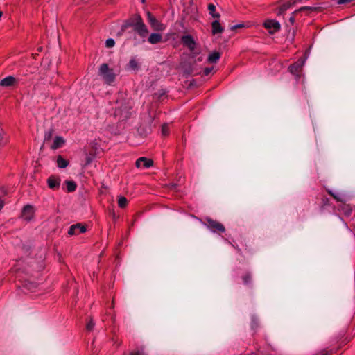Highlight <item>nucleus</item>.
<instances>
[{
	"instance_id": "39448f33",
	"label": "nucleus",
	"mask_w": 355,
	"mask_h": 355,
	"mask_svg": "<svg viewBox=\"0 0 355 355\" xmlns=\"http://www.w3.org/2000/svg\"><path fill=\"white\" fill-rule=\"evenodd\" d=\"M143 21L141 17L139 15H136L125 21V23L121 26V33L124 32L129 27H134L135 28L140 22Z\"/></svg>"
},
{
	"instance_id": "b1692460",
	"label": "nucleus",
	"mask_w": 355,
	"mask_h": 355,
	"mask_svg": "<svg viewBox=\"0 0 355 355\" xmlns=\"http://www.w3.org/2000/svg\"><path fill=\"white\" fill-rule=\"evenodd\" d=\"M7 137L5 136L4 131L0 128V146H3L7 143Z\"/></svg>"
},
{
	"instance_id": "a211bd4d",
	"label": "nucleus",
	"mask_w": 355,
	"mask_h": 355,
	"mask_svg": "<svg viewBox=\"0 0 355 355\" xmlns=\"http://www.w3.org/2000/svg\"><path fill=\"white\" fill-rule=\"evenodd\" d=\"M221 56L220 53L218 51H214L209 54L207 58V61L210 63H216Z\"/></svg>"
},
{
	"instance_id": "7c9ffc66",
	"label": "nucleus",
	"mask_w": 355,
	"mask_h": 355,
	"mask_svg": "<svg viewBox=\"0 0 355 355\" xmlns=\"http://www.w3.org/2000/svg\"><path fill=\"white\" fill-rule=\"evenodd\" d=\"M94 327V323L92 320H90L87 324V326H86V329L87 331H90L93 329Z\"/></svg>"
},
{
	"instance_id": "c85d7f7f",
	"label": "nucleus",
	"mask_w": 355,
	"mask_h": 355,
	"mask_svg": "<svg viewBox=\"0 0 355 355\" xmlns=\"http://www.w3.org/2000/svg\"><path fill=\"white\" fill-rule=\"evenodd\" d=\"M114 45L115 41L112 38H109L105 41V46L107 48H112Z\"/></svg>"
},
{
	"instance_id": "2eb2a0df",
	"label": "nucleus",
	"mask_w": 355,
	"mask_h": 355,
	"mask_svg": "<svg viewBox=\"0 0 355 355\" xmlns=\"http://www.w3.org/2000/svg\"><path fill=\"white\" fill-rule=\"evenodd\" d=\"M315 10V8H312V7H309V6H303V7H301L300 9L298 10H295L292 14H291V16L289 18V22L291 24H293L295 21V15H297V13H299L300 12L302 11V10Z\"/></svg>"
},
{
	"instance_id": "ea45409f",
	"label": "nucleus",
	"mask_w": 355,
	"mask_h": 355,
	"mask_svg": "<svg viewBox=\"0 0 355 355\" xmlns=\"http://www.w3.org/2000/svg\"><path fill=\"white\" fill-rule=\"evenodd\" d=\"M328 193H329V195H331L332 197H333V196H336V195H335V194H334V193H332V191H328Z\"/></svg>"
},
{
	"instance_id": "ddd939ff",
	"label": "nucleus",
	"mask_w": 355,
	"mask_h": 355,
	"mask_svg": "<svg viewBox=\"0 0 355 355\" xmlns=\"http://www.w3.org/2000/svg\"><path fill=\"white\" fill-rule=\"evenodd\" d=\"M138 26L134 28V30L139 34V36H141V37H146V35H148V30L146 27V26L145 25V24L144 23V21H142L141 22H140L139 24H137Z\"/></svg>"
},
{
	"instance_id": "72a5a7b5",
	"label": "nucleus",
	"mask_w": 355,
	"mask_h": 355,
	"mask_svg": "<svg viewBox=\"0 0 355 355\" xmlns=\"http://www.w3.org/2000/svg\"><path fill=\"white\" fill-rule=\"evenodd\" d=\"M243 26H243V24H237V25H234V26H232V27H231V30L234 31V30H236V29H237V28H243Z\"/></svg>"
},
{
	"instance_id": "9b49d317",
	"label": "nucleus",
	"mask_w": 355,
	"mask_h": 355,
	"mask_svg": "<svg viewBox=\"0 0 355 355\" xmlns=\"http://www.w3.org/2000/svg\"><path fill=\"white\" fill-rule=\"evenodd\" d=\"M34 215V208L30 205L24 206L22 209L21 216L26 220H31Z\"/></svg>"
},
{
	"instance_id": "c9c22d12",
	"label": "nucleus",
	"mask_w": 355,
	"mask_h": 355,
	"mask_svg": "<svg viewBox=\"0 0 355 355\" xmlns=\"http://www.w3.org/2000/svg\"><path fill=\"white\" fill-rule=\"evenodd\" d=\"M4 206V201L0 198V211Z\"/></svg>"
},
{
	"instance_id": "412c9836",
	"label": "nucleus",
	"mask_w": 355,
	"mask_h": 355,
	"mask_svg": "<svg viewBox=\"0 0 355 355\" xmlns=\"http://www.w3.org/2000/svg\"><path fill=\"white\" fill-rule=\"evenodd\" d=\"M208 9L209 10V13L210 15H211V16L214 18H217L218 19L220 17V14L218 13H216L215 11H216V6L212 4V3H209L208 5Z\"/></svg>"
},
{
	"instance_id": "f8f14e48",
	"label": "nucleus",
	"mask_w": 355,
	"mask_h": 355,
	"mask_svg": "<svg viewBox=\"0 0 355 355\" xmlns=\"http://www.w3.org/2000/svg\"><path fill=\"white\" fill-rule=\"evenodd\" d=\"M304 64V60H298L296 62L293 63L289 67V71L291 73L295 74L297 76H300V72L301 71V69L302 68V66Z\"/></svg>"
},
{
	"instance_id": "bb28decb",
	"label": "nucleus",
	"mask_w": 355,
	"mask_h": 355,
	"mask_svg": "<svg viewBox=\"0 0 355 355\" xmlns=\"http://www.w3.org/2000/svg\"><path fill=\"white\" fill-rule=\"evenodd\" d=\"M243 282L245 285L250 284L252 282V276L250 273L245 274L243 276Z\"/></svg>"
},
{
	"instance_id": "c756f323",
	"label": "nucleus",
	"mask_w": 355,
	"mask_h": 355,
	"mask_svg": "<svg viewBox=\"0 0 355 355\" xmlns=\"http://www.w3.org/2000/svg\"><path fill=\"white\" fill-rule=\"evenodd\" d=\"M251 327L252 329L258 327V319L255 316L252 317Z\"/></svg>"
},
{
	"instance_id": "2f4dec72",
	"label": "nucleus",
	"mask_w": 355,
	"mask_h": 355,
	"mask_svg": "<svg viewBox=\"0 0 355 355\" xmlns=\"http://www.w3.org/2000/svg\"><path fill=\"white\" fill-rule=\"evenodd\" d=\"M184 72L188 75H192L193 73V67L191 66H189L188 68H184Z\"/></svg>"
},
{
	"instance_id": "f3484780",
	"label": "nucleus",
	"mask_w": 355,
	"mask_h": 355,
	"mask_svg": "<svg viewBox=\"0 0 355 355\" xmlns=\"http://www.w3.org/2000/svg\"><path fill=\"white\" fill-rule=\"evenodd\" d=\"M212 27V33L214 35L218 33H222L223 32V28L220 25V22L218 20H215L211 23Z\"/></svg>"
},
{
	"instance_id": "5701e85b",
	"label": "nucleus",
	"mask_w": 355,
	"mask_h": 355,
	"mask_svg": "<svg viewBox=\"0 0 355 355\" xmlns=\"http://www.w3.org/2000/svg\"><path fill=\"white\" fill-rule=\"evenodd\" d=\"M118 205L121 208H124L128 205V200L124 196H119Z\"/></svg>"
},
{
	"instance_id": "7ed1b4c3",
	"label": "nucleus",
	"mask_w": 355,
	"mask_h": 355,
	"mask_svg": "<svg viewBox=\"0 0 355 355\" xmlns=\"http://www.w3.org/2000/svg\"><path fill=\"white\" fill-rule=\"evenodd\" d=\"M147 20L151 28L156 31H162L165 29V26L158 21L155 16L150 12H146Z\"/></svg>"
},
{
	"instance_id": "9d476101",
	"label": "nucleus",
	"mask_w": 355,
	"mask_h": 355,
	"mask_svg": "<svg viewBox=\"0 0 355 355\" xmlns=\"http://www.w3.org/2000/svg\"><path fill=\"white\" fill-rule=\"evenodd\" d=\"M153 160L148 159L145 157H139L137 159L135 165L137 168H148L153 166Z\"/></svg>"
},
{
	"instance_id": "473e14b6",
	"label": "nucleus",
	"mask_w": 355,
	"mask_h": 355,
	"mask_svg": "<svg viewBox=\"0 0 355 355\" xmlns=\"http://www.w3.org/2000/svg\"><path fill=\"white\" fill-rule=\"evenodd\" d=\"M213 70V67H207L204 69V75L205 76H208L210 74V73Z\"/></svg>"
},
{
	"instance_id": "20e7f679",
	"label": "nucleus",
	"mask_w": 355,
	"mask_h": 355,
	"mask_svg": "<svg viewBox=\"0 0 355 355\" xmlns=\"http://www.w3.org/2000/svg\"><path fill=\"white\" fill-rule=\"evenodd\" d=\"M181 42L182 44L187 47L193 54V57L197 54V53L194 52L196 43L191 35H185L182 36Z\"/></svg>"
},
{
	"instance_id": "393cba45",
	"label": "nucleus",
	"mask_w": 355,
	"mask_h": 355,
	"mask_svg": "<svg viewBox=\"0 0 355 355\" xmlns=\"http://www.w3.org/2000/svg\"><path fill=\"white\" fill-rule=\"evenodd\" d=\"M53 137V130L49 129V130H46L44 134V143L49 141Z\"/></svg>"
},
{
	"instance_id": "79ce46f5",
	"label": "nucleus",
	"mask_w": 355,
	"mask_h": 355,
	"mask_svg": "<svg viewBox=\"0 0 355 355\" xmlns=\"http://www.w3.org/2000/svg\"><path fill=\"white\" fill-rule=\"evenodd\" d=\"M302 0H295L294 2L293 3V4L298 2V1H301Z\"/></svg>"
},
{
	"instance_id": "cd10ccee",
	"label": "nucleus",
	"mask_w": 355,
	"mask_h": 355,
	"mask_svg": "<svg viewBox=\"0 0 355 355\" xmlns=\"http://www.w3.org/2000/svg\"><path fill=\"white\" fill-rule=\"evenodd\" d=\"M162 133L164 136H167L169 133V128L167 123H164L162 128Z\"/></svg>"
},
{
	"instance_id": "f257e3e1",
	"label": "nucleus",
	"mask_w": 355,
	"mask_h": 355,
	"mask_svg": "<svg viewBox=\"0 0 355 355\" xmlns=\"http://www.w3.org/2000/svg\"><path fill=\"white\" fill-rule=\"evenodd\" d=\"M98 76L106 84L111 85L114 82L117 73L112 68H110L107 63H103L99 67Z\"/></svg>"
},
{
	"instance_id": "4be33fe9",
	"label": "nucleus",
	"mask_w": 355,
	"mask_h": 355,
	"mask_svg": "<svg viewBox=\"0 0 355 355\" xmlns=\"http://www.w3.org/2000/svg\"><path fill=\"white\" fill-rule=\"evenodd\" d=\"M128 68L132 70H137L139 67L138 62L135 59L132 58L128 62Z\"/></svg>"
},
{
	"instance_id": "a19ab883",
	"label": "nucleus",
	"mask_w": 355,
	"mask_h": 355,
	"mask_svg": "<svg viewBox=\"0 0 355 355\" xmlns=\"http://www.w3.org/2000/svg\"><path fill=\"white\" fill-rule=\"evenodd\" d=\"M328 193H329V195H331L332 197H333V196H336V195H335V194H334V193H332V191H328Z\"/></svg>"
},
{
	"instance_id": "6ab92c4d",
	"label": "nucleus",
	"mask_w": 355,
	"mask_h": 355,
	"mask_svg": "<svg viewBox=\"0 0 355 355\" xmlns=\"http://www.w3.org/2000/svg\"><path fill=\"white\" fill-rule=\"evenodd\" d=\"M56 162L58 166L60 168H66L69 164V161L64 159L61 155L58 156Z\"/></svg>"
},
{
	"instance_id": "423d86ee",
	"label": "nucleus",
	"mask_w": 355,
	"mask_h": 355,
	"mask_svg": "<svg viewBox=\"0 0 355 355\" xmlns=\"http://www.w3.org/2000/svg\"><path fill=\"white\" fill-rule=\"evenodd\" d=\"M263 26L266 29H267L270 34H274L278 32L281 28L280 24L275 20V19H268L266 20Z\"/></svg>"
},
{
	"instance_id": "1a4fd4ad",
	"label": "nucleus",
	"mask_w": 355,
	"mask_h": 355,
	"mask_svg": "<svg viewBox=\"0 0 355 355\" xmlns=\"http://www.w3.org/2000/svg\"><path fill=\"white\" fill-rule=\"evenodd\" d=\"M87 230V227L85 225H83L81 223H76L75 225H72L70 226L69 230L68 231V234L70 236L75 235L80 233H84Z\"/></svg>"
},
{
	"instance_id": "dca6fc26",
	"label": "nucleus",
	"mask_w": 355,
	"mask_h": 355,
	"mask_svg": "<svg viewBox=\"0 0 355 355\" xmlns=\"http://www.w3.org/2000/svg\"><path fill=\"white\" fill-rule=\"evenodd\" d=\"M65 143L64 139L62 137L57 136L55 137L53 144L51 148L53 150L61 148Z\"/></svg>"
},
{
	"instance_id": "f03ea898",
	"label": "nucleus",
	"mask_w": 355,
	"mask_h": 355,
	"mask_svg": "<svg viewBox=\"0 0 355 355\" xmlns=\"http://www.w3.org/2000/svg\"><path fill=\"white\" fill-rule=\"evenodd\" d=\"M205 220H206V223H205V225L211 232H213L214 233L220 234L225 231V228L222 223H220L215 220H213L209 217L206 218Z\"/></svg>"
},
{
	"instance_id": "6e6552de",
	"label": "nucleus",
	"mask_w": 355,
	"mask_h": 355,
	"mask_svg": "<svg viewBox=\"0 0 355 355\" xmlns=\"http://www.w3.org/2000/svg\"><path fill=\"white\" fill-rule=\"evenodd\" d=\"M61 180L60 177L51 175L47 178L46 182L48 187L53 190L58 189L60 187Z\"/></svg>"
},
{
	"instance_id": "e433bc0d",
	"label": "nucleus",
	"mask_w": 355,
	"mask_h": 355,
	"mask_svg": "<svg viewBox=\"0 0 355 355\" xmlns=\"http://www.w3.org/2000/svg\"><path fill=\"white\" fill-rule=\"evenodd\" d=\"M334 198H335L337 201H342L341 198L338 196H333Z\"/></svg>"
},
{
	"instance_id": "0eeeda50",
	"label": "nucleus",
	"mask_w": 355,
	"mask_h": 355,
	"mask_svg": "<svg viewBox=\"0 0 355 355\" xmlns=\"http://www.w3.org/2000/svg\"><path fill=\"white\" fill-rule=\"evenodd\" d=\"M19 80L12 76H8L3 78L0 82V86L3 87H14L18 84Z\"/></svg>"
},
{
	"instance_id": "58836bf2",
	"label": "nucleus",
	"mask_w": 355,
	"mask_h": 355,
	"mask_svg": "<svg viewBox=\"0 0 355 355\" xmlns=\"http://www.w3.org/2000/svg\"><path fill=\"white\" fill-rule=\"evenodd\" d=\"M29 248H29L28 246H24V250H25L26 252H28V251L29 250Z\"/></svg>"
},
{
	"instance_id": "37998d69",
	"label": "nucleus",
	"mask_w": 355,
	"mask_h": 355,
	"mask_svg": "<svg viewBox=\"0 0 355 355\" xmlns=\"http://www.w3.org/2000/svg\"><path fill=\"white\" fill-rule=\"evenodd\" d=\"M142 3H144L145 2V0H141Z\"/></svg>"
},
{
	"instance_id": "f704fd0d",
	"label": "nucleus",
	"mask_w": 355,
	"mask_h": 355,
	"mask_svg": "<svg viewBox=\"0 0 355 355\" xmlns=\"http://www.w3.org/2000/svg\"><path fill=\"white\" fill-rule=\"evenodd\" d=\"M92 159L91 157H89V156L87 157L86 164H89L92 162Z\"/></svg>"
},
{
	"instance_id": "a878e982",
	"label": "nucleus",
	"mask_w": 355,
	"mask_h": 355,
	"mask_svg": "<svg viewBox=\"0 0 355 355\" xmlns=\"http://www.w3.org/2000/svg\"><path fill=\"white\" fill-rule=\"evenodd\" d=\"M291 3H284V4L282 5L279 7L278 14L282 15L285 11H286L291 7Z\"/></svg>"
},
{
	"instance_id": "4c0bfd02",
	"label": "nucleus",
	"mask_w": 355,
	"mask_h": 355,
	"mask_svg": "<svg viewBox=\"0 0 355 355\" xmlns=\"http://www.w3.org/2000/svg\"><path fill=\"white\" fill-rule=\"evenodd\" d=\"M202 60V57H199L198 59H197V62H201ZM196 60H194L193 62H196Z\"/></svg>"
},
{
	"instance_id": "aec40b11",
	"label": "nucleus",
	"mask_w": 355,
	"mask_h": 355,
	"mask_svg": "<svg viewBox=\"0 0 355 355\" xmlns=\"http://www.w3.org/2000/svg\"><path fill=\"white\" fill-rule=\"evenodd\" d=\"M65 184L67 185V189L68 192H73L77 188L76 183L73 180H66Z\"/></svg>"
},
{
	"instance_id": "4468645a",
	"label": "nucleus",
	"mask_w": 355,
	"mask_h": 355,
	"mask_svg": "<svg viewBox=\"0 0 355 355\" xmlns=\"http://www.w3.org/2000/svg\"><path fill=\"white\" fill-rule=\"evenodd\" d=\"M162 40V35L160 33H154L150 35L148 38V42L152 44H156L161 42Z\"/></svg>"
}]
</instances>
